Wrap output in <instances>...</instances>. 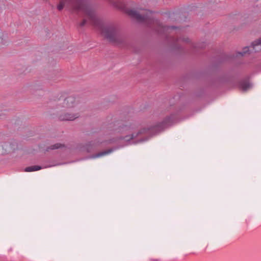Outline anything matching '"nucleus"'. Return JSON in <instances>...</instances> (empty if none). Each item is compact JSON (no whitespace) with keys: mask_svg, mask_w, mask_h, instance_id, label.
Wrapping results in <instances>:
<instances>
[{"mask_svg":"<svg viewBox=\"0 0 261 261\" xmlns=\"http://www.w3.org/2000/svg\"><path fill=\"white\" fill-rule=\"evenodd\" d=\"M75 1L76 2L73 6L75 11L84 12L89 17L91 24L98 28L101 30L102 35L110 42L115 43L121 42L122 39L116 27L113 25H105L101 21L96 17L94 11L83 0Z\"/></svg>","mask_w":261,"mask_h":261,"instance_id":"f257e3e1","label":"nucleus"},{"mask_svg":"<svg viewBox=\"0 0 261 261\" xmlns=\"http://www.w3.org/2000/svg\"><path fill=\"white\" fill-rule=\"evenodd\" d=\"M109 127L111 128V130L120 133H126L134 128L130 122L122 120L110 124Z\"/></svg>","mask_w":261,"mask_h":261,"instance_id":"f03ea898","label":"nucleus"},{"mask_svg":"<svg viewBox=\"0 0 261 261\" xmlns=\"http://www.w3.org/2000/svg\"><path fill=\"white\" fill-rule=\"evenodd\" d=\"M176 119L175 115L171 114L170 116L166 117L162 122L151 127V130L155 131L156 133L161 132L172 125Z\"/></svg>","mask_w":261,"mask_h":261,"instance_id":"7ed1b4c3","label":"nucleus"},{"mask_svg":"<svg viewBox=\"0 0 261 261\" xmlns=\"http://www.w3.org/2000/svg\"><path fill=\"white\" fill-rule=\"evenodd\" d=\"M261 50V37L258 39L255 40L252 42L251 43V45L249 47L248 46H246L243 48V51L240 52H238L237 54V56H243L245 55L246 53L250 54L253 52H258Z\"/></svg>","mask_w":261,"mask_h":261,"instance_id":"20e7f679","label":"nucleus"},{"mask_svg":"<svg viewBox=\"0 0 261 261\" xmlns=\"http://www.w3.org/2000/svg\"><path fill=\"white\" fill-rule=\"evenodd\" d=\"M127 13L131 17L136 19L139 22L151 21L147 15H141L137 11L129 9L127 11Z\"/></svg>","mask_w":261,"mask_h":261,"instance_id":"39448f33","label":"nucleus"},{"mask_svg":"<svg viewBox=\"0 0 261 261\" xmlns=\"http://www.w3.org/2000/svg\"><path fill=\"white\" fill-rule=\"evenodd\" d=\"M75 105V98L74 96H70L64 99L62 102V107L70 109L74 107Z\"/></svg>","mask_w":261,"mask_h":261,"instance_id":"423d86ee","label":"nucleus"},{"mask_svg":"<svg viewBox=\"0 0 261 261\" xmlns=\"http://www.w3.org/2000/svg\"><path fill=\"white\" fill-rule=\"evenodd\" d=\"M80 116L79 113L71 114L64 113L59 116V119L60 121H72Z\"/></svg>","mask_w":261,"mask_h":261,"instance_id":"0eeeda50","label":"nucleus"},{"mask_svg":"<svg viewBox=\"0 0 261 261\" xmlns=\"http://www.w3.org/2000/svg\"><path fill=\"white\" fill-rule=\"evenodd\" d=\"M148 130H149V129L143 128V129L140 130L137 133H133L131 135H127V136H125L124 137L121 138L120 139H124L126 141L129 142L130 140L134 139L135 138H137L138 136H140V135L146 134Z\"/></svg>","mask_w":261,"mask_h":261,"instance_id":"6e6552de","label":"nucleus"},{"mask_svg":"<svg viewBox=\"0 0 261 261\" xmlns=\"http://www.w3.org/2000/svg\"><path fill=\"white\" fill-rule=\"evenodd\" d=\"M251 86V84L248 81H242L239 83V87L243 91H246Z\"/></svg>","mask_w":261,"mask_h":261,"instance_id":"1a4fd4ad","label":"nucleus"},{"mask_svg":"<svg viewBox=\"0 0 261 261\" xmlns=\"http://www.w3.org/2000/svg\"><path fill=\"white\" fill-rule=\"evenodd\" d=\"M113 149H109L108 150L99 152L97 153H96V154L92 155L91 156V158H97L101 157L103 155H106L110 153L111 152H112L113 151Z\"/></svg>","mask_w":261,"mask_h":261,"instance_id":"9d476101","label":"nucleus"},{"mask_svg":"<svg viewBox=\"0 0 261 261\" xmlns=\"http://www.w3.org/2000/svg\"><path fill=\"white\" fill-rule=\"evenodd\" d=\"M177 27L175 26H163L162 25L159 24L157 32L158 33L161 34L162 32H164L165 31H167L169 29H175Z\"/></svg>","mask_w":261,"mask_h":261,"instance_id":"9b49d317","label":"nucleus"},{"mask_svg":"<svg viewBox=\"0 0 261 261\" xmlns=\"http://www.w3.org/2000/svg\"><path fill=\"white\" fill-rule=\"evenodd\" d=\"M42 168H43V167L40 166L34 165V166L26 167L24 169V171L25 172L35 171H37V170H40V169H41Z\"/></svg>","mask_w":261,"mask_h":261,"instance_id":"f8f14e48","label":"nucleus"},{"mask_svg":"<svg viewBox=\"0 0 261 261\" xmlns=\"http://www.w3.org/2000/svg\"><path fill=\"white\" fill-rule=\"evenodd\" d=\"M96 146V144L94 142L91 141L88 142L85 146V149L88 152H91L94 147Z\"/></svg>","mask_w":261,"mask_h":261,"instance_id":"ddd939ff","label":"nucleus"},{"mask_svg":"<svg viewBox=\"0 0 261 261\" xmlns=\"http://www.w3.org/2000/svg\"><path fill=\"white\" fill-rule=\"evenodd\" d=\"M64 146V145L63 144H62L61 143H56L47 147L46 149V151H48L49 150L57 149Z\"/></svg>","mask_w":261,"mask_h":261,"instance_id":"4468645a","label":"nucleus"},{"mask_svg":"<svg viewBox=\"0 0 261 261\" xmlns=\"http://www.w3.org/2000/svg\"><path fill=\"white\" fill-rule=\"evenodd\" d=\"M65 6V2L63 0L60 1L59 4L57 6V9L59 11H61L63 10L64 7Z\"/></svg>","mask_w":261,"mask_h":261,"instance_id":"2eb2a0df","label":"nucleus"},{"mask_svg":"<svg viewBox=\"0 0 261 261\" xmlns=\"http://www.w3.org/2000/svg\"><path fill=\"white\" fill-rule=\"evenodd\" d=\"M87 22V21L86 19H83V20L80 23V26L82 27L84 26Z\"/></svg>","mask_w":261,"mask_h":261,"instance_id":"dca6fc26","label":"nucleus"},{"mask_svg":"<svg viewBox=\"0 0 261 261\" xmlns=\"http://www.w3.org/2000/svg\"><path fill=\"white\" fill-rule=\"evenodd\" d=\"M182 40L183 41L187 42L189 41V39L188 38H186H186H182Z\"/></svg>","mask_w":261,"mask_h":261,"instance_id":"f3484780","label":"nucleus"},{"mask_svg":"<svg viewBox=\"0 0 261 261\" xmlns=\"http://www.w3.org/2000/svg\"><path fill=\"white\" fill-rule=\"evenodd\" d=\"M151 260L153 261H159V259H151Z\"/></svg>","mask_w":261,"mask_h":261,"instance_id":"a211bd4d","label":"nucleus"},{"mask_svg":"<svg viewBox=\"0 0 261 261\" xmlns=\"http://www.w3.org/2000/svg\"><path fill=\"white\" fill-rule=\"evenodd\" d=\"M147 140V139H141L139 142H143V141H146Z\"/></svg>","mask_w":261,"mask_h":261,"instance_id":"6ab92c4d","label":"nucleus"},{"mask_svg":"<svg viewBox=\"0 0 261 261\" xmlns=\"http://www.w3.org/2000/svg\"><path fill=\"white\" fill-rule=\"evenodd\" d=\"M51 166H53V165H49V166H45V168L50 167Z\"/></svg>","mask_w":261,"mask_h":261,"instance_id":"aec40b11","label":"nucleus"},{"mask_svg":"<svg viewBox=\"0 0 261 261\" xmlns=\"http://www.w3.org/2000/svg\"><path fill=\"white\" fill-rule=\"evenodd\" d=\"M1 111H0V112H1ZM2 114H3V113H0V116H1V115H2Z\"/></svg>","mask_w":261,"mask_h":261,"instance_id":"412c9836","label":"nucleus"},{"mask_svg":"<svg viewBox=\"0 0 261 261\" xmlns=\"http://www.w3.org/2000/svg\"><path fill=\"white\" fill-rule=\"evenodd\" d=\"M180 39H177L176 41H178Z\"/></svg>","mask_w":261,"mask_h":261,"instance_id":"4be33fe9","label":"nucleus"}]
</instances>
